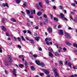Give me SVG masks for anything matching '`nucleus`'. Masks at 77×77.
Returning a JSON list of instances; mask_svg holds the SVG:
<instances>
[{"label":"nucleus","mask_w":77,"mask_h":77,"mask_svg":"<svg viewBox=\"0 0 77 77\" xmlns=\"http://www.w3.org/2000/svg\"><path fill=\"white\" fill-rule=\"evenodd\" d=\"M39 28V27H38V26H35V29H36V30H37V29H38Z\"/></svg>","instance_id":"nucleus-34"},{"label":"nucleus","mask_w":77,"mask_h":77,"mask_svg":"<svg viewBox=\"0 0 77 77\" xmlns=\"http://www.w3.org/2000/svg\"><path fill=\"white\" fill-rule=\"evenodd\" d=\"M26 12L27 13V15H28L29 16H30V11L28 10H26Z\"/></svg>","instance_id":"nucleus-8"},{"label":"nucleus","mask_w":77,"mask_h":77,"mask_svg":"<svg viewBox=\"0 0 77 77\" xmlns=\"http://www.w3.org/2000/svg\"><path fill=\"white\" fill-rule=\"evenodd\" d=\"M55 55L57 56H59V53H57V52H56L55 53Z\"/></svg>","instance_id":"nucleus-29"},{"label":"nucleus","mask_w":77,"mask_h":77,"mask_svg":"<svg viewBox=\"0 0 77 77\" xmlns=\"http://www.w3.org/2000/svg\"><path fill=\"white\" fill-rule=\"evenodd\" d=\"M24 57V56L23 55H20L19 56V58L21 59V58H23Z\"/></svg>","instance_id":"nucleus-28"},{"label":"nucleus","mask_w":77,"mask_h":77,"mask_svg":"<svg viewBox=\"0 0 77 77\" xmlns=\"http://www.w3.org/2000/svg\"><path fill=\"white\" fill-rule=\"evenodd\" d=\"M42 70L46 74H49V72L47 70L45 69H42Z\"/></svg>","instance_id":"nucleus-6"},{"label":"nucleus","mask_w":77,"mask_h":77,"mask_svg":"<svg viewBox=\"0 0 77 77\" xmlns=\"http://www.w3.org/2000/svg\"><path fill=\"white\" fill-rule=\"evenodd\" d=\"M44 17L45 18H46L47 16V15L45 14H44Z\"/></svg>","instance_id":"nucleus-47"},{"label":"nucleus","mask_w":77,"mask_h":77,"mask_svg":"<svg viewBox=\"0 0 77 77\" xmlns=\"http://www.w3.org/2000/svg\"><path fill=\"white\" fill-rule=\"evenodd\" d=\"M68 66L70 68H71V66H72V64L71 63V62H69L68 63Z\"/></svg>","instance_id":"nucleus-18"},{"label":"nucleus","mask_w":77,"mask_h":77,"mask_svg":"<svg viewBox=\"0 0 77 77\" xmlns=\"http://www.w3.org/2000/svg\"><path fill=\"white\" fill-rule=\"evenodd\" d=\"M24 66V65L23 64H19V67L21 68H23V66Z\"/></svg>","instance_id":"nucleus-22"},{"label":"nucleus","mask_w":77,"mask_h":77,"mask_svg":"<svg viewBox=\"0 0 77 77\" xmlns=\"http://www.w3.org/2000/svg\"><path fill=\"white\" fill-rule=\"evenodd\" d=\"M46 44L48 45H50V44H49V42L47 41L46 42Z\"/></svg>","instance_id":"nucleus-45"},{"label":"nucleus","mask_w":77,"mask_h":77,"mask_svg":"<svg viewBox=\"0 0 77 77\" xmlns=\"http://www.w3.org/2000/svg\"><path fill=\"white\" fill-rule=\"evenodd\" d=\"M26 40H27V41H29V38H28V37H26Z\"/></svg>","instance_id":"nucleus-50"},{"label":"nucleus","mask_w":77,"mask_h":77,"mask_svg":"<svg viewBox=\"0 0 77 77\" xmlns=\"http://www.w3.org/2000/svg\"><path fill=\"white\" fill-rule=\"evenodd\" d=\"M13 75L14 76H17V74H16V69H13Z\"/></svg>","instance_id":"nucleus-7"},{"label":"nucleus","mask_w":77,"mask_h":77,"mask_svg":"<svg viewBox=\"0 0 77 77\" xmlns=\"http://www.w3.org/2000/svg\"><path fill=\"white\" fill-rule=\"evenodd\" d=\"M35 63H36V64H37V65H40V62L39 61V60H36Z\"/></svg>","instance_id":"nucleus-11"},{"label":"nucleus","mask_w":77,"mask_h":77,"mask_svg":"<svg viewBox=\"0 0 77 77\" xmlns=\"http://www.w3.org/2000/svg\"><path fill=\"white\" fill-rule=\"evenodd\" d=\"M29 41H30V42H31V44H33V43H34V41H33V39H29Z\"/></svg>","instance_id":"nucleus-20"},{"label":"nucleus","mask_w":77,"mask_h":77,"mask_svg":"<svg viewBox=\"0 0 77 77\" xmlns=\"http://www.w3.org/2000/svg\"><path fill=\"white\" fill-rule=\"evenodd\" d=\"M48 49H49V50L51 51H53V49H52V48H51V47L49 48Z\"/></svg>","instance_id":"nucleus-31"},{"label":"nucleus","mask_w":77,"mask_h":77,"mask_svg":"<svg viewBox=\"0 0 77 77\" xmlns=\"http://www.w3.org/2000/svg\"><path fill=\"white\" fill-rule=\"evenodd\" d=\"M33 12H34V14H35V13H36V11H35V10H33Z\"/></svg>","instance_id":"nucleus-56"},{"label":"nucleus","mask_w":77,"mask_h":77,"mask_svg":"<svg viewBox=\"0 0 77 77\" xmlns=\"http://www.w3.org/2000/svg\"><path fill=\"white\" fill-rule=\"evenodd\" d=\"M45 2L47 3V4H49V2H48V0H45Z\"/></svg>","instance_id":"nucleus-41"},{"label":"nucleus","mask_w":77,"mask_h":77,"mask_svg":"<svg viewBox=\"0 0 77 77\" xmlns=\"http://www.w3.org/2000/svg\"><path fill=\"white\" fill-rule=\"evenodd\" d=\"M60 15L61 16V17L62 18L63 20H66V21H68V20L66 17H65V15H64V14H62V13H61L60 14Z\"/></svg>","instance_id":"nucleus-2"},{"label":"nucleus","mask_w":77,"mask_h":77,"mask_svg":"<svg viewBox=\"0 0 77 77\" xmlns=\"http://www.w3.org/2000/svg\"><path fill=\"white\" fill-rule=\"evenodd\" d=\"M17 47H18V48H21V46L20 45H18Z\"/></svg>","instance_id":"nucleus-51"},{"label":"nucleus","mask_w":77,"mask_h":77,"mask_svg":"<svg viewBox=\"0 0 77 77\" xmlns=\"http://www.w3.org/2000/svg\"><path fill=\"white\" fill-rule=\"evenodd\" d=\"M33 16H29V18H33Z\"/></svg>","instance_id":"nucleus-52"},{"label":"nucleus","mask_w":77,"mask_h":77,"mask_svg":"<svg viewBox=\"0 0 77 77\" xmlns=\"http://www.w3.org/2000/svg\"><path fill=\"white\" fill-rule=\"evenodd\" d=\"M14 39L15 41H17V38L15 37H14Z\"/></svg>","instance_id":"nucleus-35"},{"label":"nucleus","mask_w":77,"mask_h":77,"mask_svg":"<svg viewBox=\"0 0 77 77\" xmlns=\"http://www.w3.org/2000/svg\"><path fill=\"white\" fill-rule=\"evenodd\" d=\"M24 33H27V31H26V30H24L23 31Z\"/></svg>","instance_id":"nucleus-38"},{"label":"nucleus","mask_w":77,"mask_h":77,"mask_svg":"<svg viewBox=\"0 0 77 77\" xmlns=\"http://www.w3.org/2000/svg\"><path fill=\"white\" fill-rule=\"evenodd\" d=\"M8 57L9 60V61H8L6 62V66H8V65H9V64L11 63V62H12V58H11V55H8Z\"/></svg>","instance_id":"nucleus-1"},{"label":"nucleus","mask_w":77,"mask_h":77,"mask_svg":"<svg viewBox=\"0 0 77 77\" xmlns=\"http://www.w3.org/2000/svg\"><path fill=\"white\" fill-rule=\"evenodd\" d=\"M68 29H69V30H71V29H72V28L70 27H69Z\"/></svg>","instance_id":"nucleus-61"},{"label":"nucleus","mask_w":77,"mask_h":77,"mask_svg":"<svg viewBox=\"0 0 77 77\" xmlns=\"http://www.w3.org/2000/svg\"><path fill=\"white\" fill-rule=\"evenodd\" d=\"M16 2L17 3H20L21 2V0H17Z\"/></svg>","instance_id":"nucleus-23"},{"label":"nucleus","mask_w":77,"mask_h":77,"mask_svg":"<svg viewBox=\"0 0 77 77\" xmlns=\"http://www.w3.org/2000/svg\"><path fill=\"white\" fill-rule=\"evenodd\" d=\"M54 21H58V19L56 17H54Z\"/></svg>","instance_id":"nucleus-24"},{"label":"nucleus","mask_w":77,"mask_h":77,"mask_svg":"<svg viewBox=\"0 0 77 77\" xmlns=\"http://www.w3.org/2000/svg\"><path fill=\"white\" fill-rule=\"evenodd\" d=\"M25 67L26 68H27V65H28V63L27 61H25Z\"/></svg>","instance_id":"nucleus-14"},{"label":"nucleus","mask_w":77,"mask_h":77,"mask_svg":"<svg viewBox=\"0 0 77 77\" xmlns=\"http://www.w3.org/2000/svg\"><path fill=\"white\" fill-rule=\"evenodd\" d=\"M42 24H46V23L44 22H42Z\"/></svg>","instance_id":"nucleus-59"},{"label":"nucleus","mask_w":77,"mask_h":77,"mask_svg":"<svg viewBox=\"0 0 77 77\" xmlns=\"http://www.w3.org/2000/svg\"><path fill=\"white\" fill-rule=\"evenodd\" d=\"M17 39L19 41H21V38L20 37H17Z\"/></svg>","instance_id":"nucleus-36"},{"label":"nucleus","mask_w":77,"mask_h":77,"mask_svg":"<svg viewBox=\"0 0 77 77\" xmlns=\"http://www.w3.org/2000/svg\"><path fill=\"white\" fill-rule=\"evenodd\" d=\"M39 51H42V48H39Z\"/></svg>","instance_id":"nucleus-58"},{"label":"nucleus","mask_w":77,"mask_h":77,"mask_svg":"<svg viewBox=\"0 0 77 77\" xmlns=\"http://www.w3.org/2000/svg\"><path fill=\"white\" fill-rule=\"evenodd\" d=\"M5 74H8V71H7V70H5Z\"/></svg>","instance_id":"nucleus-37"},{"label":"nucleus","mask_w":77,"mask_h":77,"mask_svg":"<svg viewBox=\"0 0 77 77\" xmlns=\"http://www.w3.org/2000/svg\"><path fill=\"white\" fill-rule=\"evenodd\" d=\"M54 72L55 73L54 75L55 77H59V73L56 72V69H54Z\"/></svg>","instance_id":"nucleus-3"},{"label":"nucleus","mask_w":77,"mask_h":77,"mask_svg":"<svg viewBox=\"0 0 77 77\" xmlns=\"http://www.w3.org/2000/svg\"><path fill=\"white\" fill-rule=\"evenodd\" d=\"M40 38L39 37H36L35 38V39L36 41H39V39Z\"/></svg>","instance_id":"nucleus-21"},{"label":"nucleus","mask_w":77,"mask_h":77,"mask_svg":"<svg viewBox=\"0 0 77 77\" xmlns=\"http://www.w3.org/2000/svg\"><path fill=\"white\" fill-rule=\"evenodd\" d=\"M48 40V39L47 38H45V41H47Z\"/></svg>","instance_id":"nucleus-53"},{"label":"nucleus","mask_w":77,"mask_h":77,"mask_svg":"<svg viewBox=\"0 0 77 77\" xmlns=\"http://www.w3.org/2000/svg\"><path fill=\"white\" fill-rule=\"evenodd\" d=\"M60 65H62V64H63V62L62 61H60Z\"/></svg>","instance_id":"nucleus-39"},{"label":"nucleus","mask_w":77,"mask_h":77,"mask_svg":"<svg viewBox=\"0 0 77 77\" xmlns=\"http://www.w3.org/2000/svg\"><path fill=\"white\" fill-rule=\"evenodd\" d=\"M51 38H49L48 39V40L51 41Z\"/></svg>","instance_id":"nucleus-60"},{"label":"nucleus","mask_w":77,"mask_h":77,"mask_svg":"<svg viewBox=\"0 0 77 77\" xmlns=\"http://www.w3.org/2000/svg\"><path fill=\"white\" fill-rule=\"evenodd\" d=\"M2 48L0 47V53H2Z\"/></svg>","instance_id":"nucleus-49"},{"label":"nucleus","mask_w":77,"mask_h":77,"mask_svg":"<svg viewBox=\"0 0 77 77\" xmlns=\"http://www.w3.org/2000/svg\"><path fill=\"white\" fill-rule=\"evenodd\" d=\"M63 50H64V51H66V48H63Z\"/></svg>","instance_id":"nucleus-63"},{"label":"nucleus","mask_w":77,"mask_h":77,"mask_svg":"<svg viewBox=\"0 0 77 77\" xmlns=\"http://www.w3.org/2000/svg\"><path fill=\"white\" fill-rule=\"evenodd\" d=\"M33 56L34 57H37V55L36 54L34 55Z\"/></svg>","instance_id":"nucleus-46"},{"label":"nucleus","mask_w":77,"mask_h":77,"mask_svg":"<svg viewBox=\"0 0 77 77\" xmlns=\"http://www.w3.org/2000/svg\"><path fill=\"white\" fill-rule=\"evenodd\" d=\"M65 34L66 35V36H69V34L66 32H65Z\"/></svg>","instance_id":"nucleus-42"},{"label":"nucleus","mask_w":77,"mask_h":77,"mask_svg":"<svg viewBox=\"0 0 77 77\" xmlns=\"http://www.w3.org/2000/svg\"><path fill=\"white\" fill-rule=\"evenodd\" d=\"M66 44L67 45H71V44L69 42H66Z\"/></svg>","instance_id":"nucleus-13"},{"label":"nucleus","mask_w":77,"mask_h":77,"mask_svg":"<svg viewBox=\"0 0 77 77\" xmlns=\"http://www.w3.org/2000/svg\"><path fill=\"white\" fill-rule=\"evenodd\" d=\"M44 75V73H40V75L41 76H43V75Z\"/></svg>","instance_id":"nucleus-33"},{"label":"nucleus","mask_w":77,"mask_h":77,"mask_svg":"<svg viewBox=\"0 0 77 77\" xmlns=\"http://www.w3.org/2000/svg\"><path fill=\"white\" fill-rule=\"evenodd\" d=\"M67 63H68V61H66L65 63V65H67Z\"/></svg>","instance_id":"nucleus-55"},{"label":"nucleus","mask_w":77,"mask_h":77,"mask_svg":"<svg viewBox=\"0 0 77 77\" xmlns=\"http://www.w3.org/2000/svg\"><path fill=\"white\" fill-rule=\"evenodd\" d=\"M39 65L41 66H44V63H40Z\"/></svg>","instance_id":"nucleus-16"},{"label":"nucleus","mask_w":77,"mask_h":77,"mask_svg":"<svg viewBox=\"0 0 77 77\" xmlns=\"http://www.w3.org/2000/svg\"><path fill=\"white\" fill-rule=\"evenodd\" d=\"M21 38L22 39L23 41H25V39L24 38V37H23V36H21Z\"/></svg>","instance_id":"nucleus-32"},{"label":"nucleus","mask_w":77,"mask_h":77,"mask_svg":"<svg viewBox=\"0 0 77 77\" xmlns=\"http://www.w3.org/2000/svg\"><path fill=\"white\" fill-rule=\"evenodd\" d=\"M2 6L5 7V6H6L7 7H8V4H7V3H3L2 4Z\"/></svg>","instance_id":"nucleus-10"},{"label":"nucleus","mask_w":77,"mask_h":77,"mask_svg":"<svg viewBox=\"0 0 77 77\" xmlns=\"http://www.w3.org/2000/svg\"><path fill=\"white\" fill-rule=\"evenodd\" d=\"M30 68L33 71H34L35 70V68L33 67V66H31Z\"/></svg>","instance_id":"nucleus-25"},{"label":"nucleus","mask_w":77,"mask_h":77,"mask_svg":"<svg viewBox=\"0 0 77 77\" xmlns=\"http://www.w3.org/2000/svg\"><path fill=\"white\" fill-rule=\"evenodd\" d=\"M26 5H27V3L25 2L23 5V7H25L26 6Z\"/></svg>","instance_id":"nucleus-27"},{"label":"nucleus","mask_w":77,"mask_h":77,"mask_svg":"<svg viewBox=\"0 0 77 77\" xmlns=\"http://www.w3.org/2000/svg\"><path fill=\"white\" fill-rule=\"evenodd\" d=\"M49 55L50 57H53V54H52V53L51 52H50L49 53Z\"/></svg>","instance_id":"nucleus-15"},{"label":"nucleus","mask_w":77,"mask_h":77,"mask_svg":"<svg viewBox=\"0 0 77 77\" xmlns=\"http://www.w3.org/2000/svg\"><path fill=\"white\" fill-rule=\"evenodd\" d=\"M1 29L3 31H6V29L3 26H1Z\"/></svg>","instance_id":"nucleus-9"},{"label":"nucleus","mask_w":77,"mask_h":77,"mask_svg":"<svg viewBox=\"0 0 77 77\" xmlns=\"http://www.w3.org/2000/svg\"><path fill=\"white\" fill-rule=\"evenodd\" d=\"M42 3L41 2H40L38 3V5L39 6H40L41 7V8H43V7L42 6Z\"/></svg>","instance_id":"nucleus-12"},{"label":"nucleus","mask_w":77,"mask_h":77,"mask_svg":"<svg viewBox=\"0 0 77 77\" xmlns=\"http://www.w3.org/2000/svg\"><path fill=\"white\" fill-rule=\"evenodd\" d=\"M72 5H73V6H75V4H72Z\"/></svg>","instance_id":"nucleus-64"},{"label":"nucleus","mask_w":77,"mask_h":77,"mask_svg":"<svg viewBox=\"0 0 77 77\" xmlns=\"http://www.w3.org/2000/svg\"><path fill=\"white\" fill-rule=\"evenodd\" d=\"M73 21H74L75 23H77V20H76L75 19H73Z\"/></svg>","instance_id":"nucleus-48"},{"label":"nucleus","mask_w":77,"mask_h":77,"mask_svg":"<svg viewBox=\"0 0 77 77\" xmlns=\"http://www.w3.org/2000/svg\"><path fill=\"white\" fill-rule=\"evenodd\" d=\"M63 8V7H62V6H60V9H62Z\"/></svg>","instance_id":"nucleus-43"},{"label":"nucleus","mask_w":77,"mask_h":77,"mask_svg":"<svg viewBox=\"0 0 77 77\" xmlns=\"http://www.w3.org/2000/svg\"><path fill=\"white\" fill-rule=\"evenodd\" d=\"M73 69H77V67L75 66L73 67Z\"/></svg>","instance_id":"nucleus-44"},{"label":"nucleus","mask_w":77,"mask_h":77,"mask_svg":"<svg viewBox=\"0 0 77 77\" xmlns=\"http://www.w3.org/2000/svg\"><path fill=\"white\" fill-rule=\"evenodd\" d=\"M48 30L49 31V33H51L53 32V30L52 29V28L50 27L48 28Z\"/></svg>","instance_id":"nucleus-5"},{"label":"nucleus","mask_w":77,"mask_h":77,"mask_svg":"<svg viewBox=\"0 0 77 77\" xmlns=\"http://www.w3.org/2000/svg\"><path fill=\"white\" fill-rule=\"evenodd\" d=\"M58 32L59 34L60 35H63V30L62 29H60V30H58Z\"/></svg>","instance_id":"nucleus-4"},{"label":"nucleus","mask_w":77,"mask_h":77,"mask_svg":"<svg viewBox=\"0 0 77 77\" xmlns=\"http://www.w3.org/2000/svg\"><path fill=\"white\" fill-rule=\"evenodd\" d=\"M30 23L32 25H33V22L30 21Z\"/></svg>","instance_id":"nucleus-62"},{"label":"nucleus","mask_w":77,"mask_h":77,"mask_svg":"<svg viewBox=\"0 0 77 77\" xmlns=\"http://www.w3.org/2000/svg\"><path fill=\"white\" fill-rule=\"evenodd\" d=\"M37 15L38 16H41V15H42V12H38V13L37 14Z\"/></svg>","instance_id":"nucleus-17"},{"label":"nucleus","mask_w":77,"mask_h":77,"mask_svg":"<svg viewBox=\"0 0 77 77\" xmlns=\"http://www.w3.org/2000/svg\"><path fill=\"white\" fill-rule=\"evenodd\" d=\"M73 46H74V47H76V48H77V44H76L75 43H74L73 45Z\"/></svg>","instance_id":"nucleus-26"},{"label":"nucleus","mask_w":77,"mask_h":77,"mask_svg":"<svg viewBox=\"0 0 77 77\" xmlns=\"http://www.w3.org/2000/svg\"><path fill=\"white\" fill-rule=\"evenodd\" d=\"M53 8L54 9H56V7L55 6H53Z\"/></svg>","instance_id":"nucleus-40"},{"label":"nucleus","mask_w":77,"mask_h":77,"mask_svg":"<svg viewBox=\"0 0 77 77\" xmlns=\"http://www.w3.org/2000/svg\"><path fill=\"white\" fill-rule=\"evenodd\" d=\"M45 21L46 22H48V19H46Z\"/></svg>","instance_id":"nucleus-57"},{"label":"nucleus","mask_w":77,"mask_h":77,"mask_svg":"<svg viewBox=\"0 0 77 77\" xmlns=\"http://www.w3.org/2000/svg\"><path fill=\"white\" fill-rule=\"evenodd\" d=\"M27 32H28V33H29L30 35H32V33H31V31H30L29 30H28L27 31Z\"/></svg>","instance_id":"nucleus-30"},{"label":"nucleus","mask_w":77,"mask_h":77,"mask_svg":"<svg viewBox=\"0 0 77 77\" xmlns=\"http://www.w3.org/2000/svg\"><path fill=\"white\" fill-rule=\"evenodd\" d=\"M61 27V26H60V25H59L58 26V29H60V28Z\"/></svg>","instance_id":"nucleus-54"},{"label":"nucleus","mask_w":77,"mask_h":77,"mask_svg":"<svg viewBox=\"0 0 77 77\" xmlns=\"http://www.w3.org/2000/svg\"><path fill=\"white\" fill-rule=\"evenodd\" d=\"M11 20L13 22H16V20L15 19L12 18L11 19Z\"/></svg>","instance_id":"nucleus-19"}]
</instances>
